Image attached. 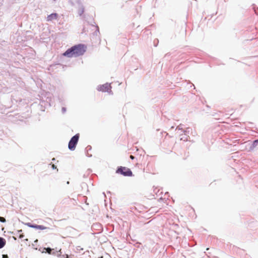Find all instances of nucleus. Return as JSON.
Instances as JSON below:
<instances>
[{"label": "nucleus", "mask_w": 258, "mask_h": 258, "mask_svg": "<svg viewBox=\"0 0 258 258\" xmlns=\"http://www.w3.org/2000/svg\"><path fill=\"white\" fill-rule=\"evenodd\" d=\"M85 47L83 44H78L68 49L62 55L68 57H77L85 52Z\"/></svg>", "instance_id": "obj_1"}, {"label": "nucleus", "mask_w": 258, "mask_h": 258, "mask_svg": "<svg viewBox=\"0 0 258 258\" xmlns=\"http://www.w3.org/2000/svg\"><path fill=\"white\" fill-rule=\"evenodd\" d=\"M116 173L118 174H120L124 176H133V173L131 169L126 167H119L116 170Z\"/></svg>", "instance_id": "obj_2"}, {"label": "nucleus", "mask_w": 258, "mask_h": 258, "mask_svg": "<svg viewBox=\"0 0 258 258\" xmlns=\"http://www.w3.org/2000/svg\"><path fill=\"white\" fill-rule=\"evenodd\" d=\"M79 139V134H76L73 137L69 142L68 147L71 150H74Z\"/></svg>", "instance_id": "obj_3"}, {"label": "nucleus", "mask_w": 258, "mask_h": 258, "mask_svg": "<svg viewBox=\"0 0 258 258\" xmlns=\"http://www.w3.org/2000/svg\"><path fill=\"white\" fill-rule=\"evenodd\" d=\"M111 87L110 84H105L99 87V90L102 92H109L111 91Z\"/></svg>", "instance_id": "obj_4"}, {"label": "nucleus", "mask_w": 258, "mask_h": 258, "mask_svg": "<svg viewBox=\"0 0 258 258\" xmlns=\"http://www.w3.org/2000/svg\"><path fill=\"white\" fill-rule=\"evenodd\" d=\"M58 18V14L56 13H52L48 15L46 18L47 21H51L53 20H56Z\"/></svg>", "instance_id": "obj_5"}, {"label": "nucleus", "mask_w": 258, "mask_h": 258, "mask_svg": "<svg viewBox=\"0 0 258 258\" xmlns=\"http://www.w3.org/2000/svg\"><path fill=\"white\" fill-rule=\"evenodd\" d=\"M28 225L31 228L36 229H40V230H45L47 228L44 226L43 225H31L30 224H28Z\"/></svg>", "instance_id": "obj_6"}, {"label": "nucleus", "mask_w": 258, "mask_h": 258, "mask_svg": "<svg viewBox=\"0 0 258 258\" xmlns=\"http://www.w3.org/2000/svg\"><path fill=\"white\" fill-rule=\"evenodd\" d=\"M6 244V240L2 237H0V248H3Z\"/></svg>", "instance_id": "obj_7"}, {"label": "nucleus", "mask_w": 258, "mask_h": 258, "mask_svg": "<svg viewBox=\"0 0 258 258\" xmlns=\"http://www.w3.org/2000/svg\"><path fill=\"white\" fill-rule=\"evenodd\" d=\"M16 235L19 237V238H22L24 237L22 230H18Z\"/></svg>", "instance_id": "obj_8"}, {"label": "nucleus", "mask_w": 258, "mask_h": 258, "mask_svg": "<svg viewBox=\"0 0 258 258\" xmlns=\"http://www.w3.org/2000/svg\"><path fill=\"white\" fill-rule=\"evenodd\" d=\"M84 12V9L83 8H80L78 10V13L81 16L82 15Z\"/></svg>", "instance_id": "obj_9"}, {"label": "nucleus", "mask_w": 258, "mask_h": 258, "mask_svg": "<svg viewBox=\"0 0 258 258\" xmlns=\"http://www.w3.org/2000/svg\"><path fill=\"white\" fill-rule=\"evenodd\" d=\"M44 249L46 250V251L49 253V254H51V251H52V249L50 248H44Z\"/></svg>", "instance_id": "obj_10"}, {"label": "nucleus", "mask_w": 258, "mask_h": 258, "mask_svg": "<svg viewBox=\"0 0 258 258\" xmlns=\"http://www.w3.org/2000/svg\"><path fill=\"white\" fill-rule=\"evenodd\" d=\"M0 221L3 223L5 222L6 219L5 218H4L3 217H0Z\"/></svg>", "instance_id": "obj_11"}, {"label": "nucleus", "mask_w": 258, "mask_h": 258, "mask_svg": "<svg viewBox=\"0 0 258 258\" xmlns=\"http://www.w3.org/2000/svg\"><path fill=\"white\" fill-rule=\"evenodd\" d=\"M3 258H8V256L7 254H3Z\"/></svg>", "instance_id": "obj_12"}, {"label": "nucleus", "mask_w": 258, "mask_h": 258, "mask_svg": "<svg viewBox=\"0 0 258 258\" xmlns=\"http://www.w3.org/2000/svg\"><path fill=\"white\" fill-rule=\"evenodd\" d=\"M68 199H69V198H66V199H64V200H63V201H62V203H63V204L66 203V201H66V200H68Z\"/></svg>", "instance_id": "obj_13"}, {"label": "nucleus", "mask_w": 258, "mask_h": 258, "mask_svg": "<svg viewBox=\"0 0 258 258\" xmlns=\"http://www.w3.org/2000/svg\"><path fill=\"white\" fill-rule=\"evenodd\" d=\"M134 158H135V157H134V156H133V155H131V156H130V158H131V159H134Z\"/></svg>", "instance_id": "obj_14"}, {"label": "nucleus", "mask_w": 258, "mask_h": 258, "mask_svg": "<svg viewBox=\"0 0 258 258\" xmlns=\"http://www.w3.org/2000/svg\"><path fill=\"white\" fill-rule=\"evenodd\" d=\"M258 143V140H255L254 143H253V144L254 145L255 143Z\"/></svg>", "instance_id": "obj_15"}, {"label": "nucleus", "mask_w": 258, "mask_h": 258, "mask_svg": "<svg viewBox=\"0 0 258 258\" xmlns=\"http://www.w3.org/2000/svg\"><path fill=\"white\" fill-rule=\"evenodd\" d=\"M52 167L53 168H56V167L55 166V165H54V164H52Z\"/></svg>", "instance_id": "obj_16"}]
</instances>
